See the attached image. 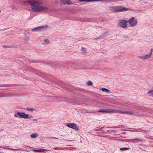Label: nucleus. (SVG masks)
<instances>
[{
	"label": "nucleus",
	"instance_id": "2eb2a0df",
	"mask_svg": "<svg viewBox=\"0 0 153 153\" xmlns=\"http://www.w3.org/2000/svg\"><path fill=\"white\" fill-rule=\"evenodd\" d=\"M147 94L150 96L153 97V90L149 91L147 93Z\"/></svg>",
	"mask_w": 153,
	"mask_h": 153
},
{
	"label": "nucleus",
	"instance_id": "7ed1b4c3",
	"mask_svg": "<svg viewBox=\"0 0 153 153\" xmlns=\"http://www.w3.org/2000/svg\"><path fill=\"white\" fill-rule=\"evenodd\" d=\"M128 23L131 27H134L136 25L137 23V22L135 17H132L128 20Z\"/></svg>",
	"mask_w": 153,
	"mask_h": 153
},
{
	"label": "nucleus",
	"instance_id": "4468645a",
	"mask_svg": "<svg viewBox=\"0 0 153 153\" xmlns=\"http://www.w3.org/2000/svg\"><path fill=\"white\" fill-rule=\"evenodd\" d=\"M26 110L27 111L32 112L36 111L35 109L32 108H26Z\"/></svg>",
	"mask_w": 153,
	"mask_h": 153
},
{
	"label": "nucleus",
	"instance_id": "e433bc0d",
	"mask_svg": "<svg viewBox=\"0 0 153 153\" xmlns=\"http://www.w3.org/2000/svg\"><path fill=\"white\" fill-rule=\"evenodd\" d=\"M53 149L55 150H58V149H59V148L55 147V148H53Z\"/></svg>",
	"mask_w": 153,
	"mask_h": 153
},
{
	"label": "nucleus",
	"instance_id": "6ab92c4d",
	"mask_svg": "<svg viewBox=\"0 0 153 153\" xmlns=\"http://www.w3.org/2000/svg\"><path fill=\"white\" fill-rule=\"evenodd\" d=\"M129 149V148H125V147L120 148V150L121 151L127 150H128Z\"/></svg>",
	"mask_w": 153,
	"mask_h": 153
},
{
	"label": "nucleus",
	"instance_id": "f257e3e1",
	"mask_svg": "<svg viewBox=\"0 0 153 153\" xmlns=\"http://www.w3.org/2000/svg\"><path fill=\"white\" fill-rule=\"evenodd\" d=\"M24 3H27L30 4L32 10L34 12H39L41 11L46 10H48L47 7L43 6H36V5L42 4V1L40 0H31L27 1H25Z\"/></svg>",
	"mask_w": 153,
	"mask_h": 153
},
{
	"label": "nucleus",
	"instance_id": "7c9ffc66",
	"mask_svg": "<svg viewBox=\"0 0 153 153\" xmlns=\"http://www.w3.org/2000/svg\"><path fill=\"white\" fill-rule=\"evenodd\" d=\"M86 49L84 48H82V51L83 52H85V51Z\"/></svg>",
	"mask_w": 153,
	"mask_h": 153
},
{
	"label": "nucleus",
	"instance_id": "20e7f679",
	"mask_svg": "<svg viewBox=\"0 0 153 153\" xmlns=\"http://www.w3.org/2000/svg\"><path fill=\"white\" fill-rule=\"evenodd\" d=\"M67 127L78 131L79 130V127L75 124L74 123H68L65 124Z\"/></svg>",
	"mask_w": 153,
	"mask_h": 153
},
{
	"label": "nucleus",
	"instance_id": "a878e982",
	"mask_svg": "<svg viewBox=\"0 0 153 153\" xmlns=\"http://www.w3.org/2000/svg\"><path fill=\"white\" fill-rule=\"evenodd\" d=\"M28 117H27V119H31L33 118V116H32L31 115H29V114H28Z\"/></svg>",
	"mask_w": 153,
	"mask_h": 153
},
{
	"label": "nucleus",
	"instance_id": "dca6fc26",
	"mask_svg": "<svg viewBox=\"0 0 153 153\" xmlns=\"http://www.w3.org/2000/svg\"><path fill=\"white\" fill-rule=\"evenodd\" d=\"M33 72L35 73L36 74H37L38 75H39L40 76H41V75L42 74L41 73L37 71L36 70H35V69H34V70H33Z\"/></svg>",
	"mask_w": 153,
	"mask_h": 153
},
{
	"label": "nucleus",
	"instance_id": "9b49d317",
	"mask_svg": "<svg viewBox=\"0 0 153 153\" xmlns=\"http://www.w3.org/2000/svg\"><path fill=\"white\" fill-rule=\"evenodd\" d=\"M63 4H71L72 3L70 0H61Z\"/></svg>",
	"mask_w": 153,
	"mask_h": 153
},
{
	"label": "nucleus",
	"instance_id": "72a5a7b5",
	"mask_svg": "<svg viewBox=\"0 0 153 153\" xmlns=\"http://www.w3.org/2000/svg\"><path fill=\"white\" fill-rule=\"evenodd\" d=\"M37 119L36 118L33 119L32 120V121H37Z\"/></svg>",
	"mask_w": 153,
	"mask_h": 153
},
{
	"label": "nucleus",
	"instance_id": "1a4fd4ad",
	"mask_svg": "<svg viewBox=\"0 0 153 153\" xmlns=\"http://www.w3.org/2000/svg\"><path fill=\"white\" fill-rule=\"evenodd\" d=\"M151 54L148 55H144V56H138V57L139 58L142 59L143 60H145L148 59L151 56Z\"/></svg>",
	"mask_w": 153,
	"mask_h": 153
},
{
	"label": "nucleus",
	"instance_id": "ea45409f",
	"mask_svg": "<svg viewBox=\"0 0 153 153\" xmlns=\"http://www.w3.org/2000/svg\"><path fill=\"white\" fill-rule=\"evenodd\" d=\"M1 10H0V12H1Z\"/></svg>",
	"mask_w": 153,
	"mask_h": 153
},
{
	"label": "nucleus",
	"instance_id": "f704fd0d",
	"mask_svg": "<svg viewBox=\"0 0 153 153\" xmlns=\"http://www.w3.org/2000/svg\"><path fill=\"white\" fill-rule=\"evenodd\" d=\"M66 148H59V149L60 150H63L65 149Z\"/></svg>",
	"mask_w": 153,
	"mask_h": 153
},
{
	"label": "nucleus",
	"instance_id": "c85d7f7f",
	"mask_svg": "<svg viewBox=\"0 0 153 153\" xmlns=\"http://www.w3.org/2000/svg\"><path fill=\"white\" fill-rule=\"evenodd\" d=\"M127 142H134V139H129V140H127Z\"/></svg>",
	"mask_w": 153,
	"mask_h": 153
},
{
	"label": "nucleus",
	"instance_id": "aec40b11",
	"mask_svg": "<svg viewBox=\"0 0 153 153\" xmlns=\"http://www.w3.org/2000/svg\"><path fill=\"white\" fill-rule=\"evenodd\" d=\"M10 96V95L9 94H4V95H1L0 96V97H6L7 96Z\"/></svg>",
	"mask_w": 153,
	"mask_h": 153
},
{
	"label": "nucleus",
	"instance_id": "5701e85b",
	"mask_svg": "<svg viewBox=\"0 0 153 153\" xmlns=\"http://www.w3.org/2000/svg\"><path fill=\"white\" fill-rule=\"evenodd\" d=\"M108 0H96L95 1H100L102 2H107Z\"/></svg>",
	"mask_w": 153,
	"mask_h": 153
},
{
	"label": "nucleus",
	"instance_id": "473e14b6",
	"mask_svg": "<svg viewBox=\"0 0 153 153\" xmlns=\"http://www.w3.org/2000/svg\"><path fill=\"white\" fill-rule=\"evenodd\" d=\"M25 38L26 39H28L30 38V37L28 36H25Z\"/></svg>",
	"mask_w": 153,
	"mask_h": 153
},
{
	"label": "nucleus",
	"instance_id": "58836bf2",
	"mask_svg": "<svg viewBox=\"0 0 153 153\" xmlns=\"http://www.w3.org/2000/svg\"><path fill=\"white\" fill-rule=\"evenodd\" d=\"M80 1H85V0H79Z\"/></svg>",
	"mask_w": 153,
	"mask_h": 153
},
{
	"label": "nucleus",
	"instance_id": "39448f33",
	"mask_svg": "<svg viewBox=\"0 0 153 153\" xmlns=\"http://www.w3.org/2000/svg\"><path fill=\"white\" fill-rule=\"evenodd\" d=\"M128 21L124 20H121L119 22V26L124 28L127 27V23H128Z\"/></svg>",
	"mask_w": 153,
	"mask_h": 153
},
{
	"label": "nucleus",
	"instance_id": "f03ea898",
	"mask_svg": "<svg viewBox=\"0 0 153 153\" xmlns=\"http://www.w3.org/2000/svg\"><path fill=\"white\" fill-rule=\"evenodd\" d=\"M109 10L113 12H119L126 11L129 9L124 7L120 6H112L109 8Z\"/></svg>",
	"mask_w": 153,
	"mask_h": 153
},
{
	"label": "nucleus",
	"instance_id": "a211bd4d",
	"mask_svg": "<svg viewBox=\"0 0 153 153\" xmlns=\"http://www.w3.org/2000/svg\"><path fill=\"white\" fill-rule=\"evenodd\" d=\"M101 90L103 91H105L108 93L110 92V91L109 90L105 88H102Z\"/></svg>",
	"mask_w": 153,
	"mask_h": 153
},
{
	"label": "nucleus",
	"instance_id": "2f4dec72",
	"mask_svg": "<svg viewBox=\"0 0 153 153\" xmlns=\"http://www.w3.org/2000/svg\"><path fill=\"white\" fill-rule=\"evenodd\" d=\"M153 49L152 48L150 50V52L149 54H151V55L152 56V53L153 52Z\"/></svg>",
	"mask_w": 153,
	"mask_h": 153
},
{
	"label": "nucleus",
	"instance_id": "f8f14e48",
	"mask_svg": "<svg viewBox=\"0 0 153 153\" xmlns=\"http://www.w3.org/2000/svg\"><path fill=\"white\" fill-rule=\"evenodd\" d=\"M28 114H26L25 112H22V118L27 119L28 117Z\"/></svg>",
	"mask_w": 153,
	"mask_h": 153
},
{
	"label": "nucleus",
	"instance_id": "393cba45",
	"mask_svg": "<svg viewBox=\"0 0 153 153\" xmlns=\"http://www.w3.org/2000/svg\"><path fill=\"white\" fill-rule=\"evenodd\" d=\"M44 41L45 43L46 44H48L49 43V40L48 39H45Z\"/></svg>",
	"mask_w": 153,
	"mask_h": 153
},
{
	"label": "nucleus",
	"instance_id": "9d476101",
	"mask_svg": "<svg viewBox=\"0 0 153 153\" xmlns=\"http://www.w3.org/2000/svg\"><path fill=\"white\" fill-rule=\"evenodd\" d=\"M22 112H16L14 115V116L15 117H19L22 118Z\"/></svg>",
	"mask_w": 153,
	"mask_h": 153
},
{
	"label": "nucleus",
	"instance_id": "f3484780",
	"mask_svg": "<svg viewBox=\"0 0 153 153\" xmlns=\"http://www.w3.org/2000/svg\"><path fill=\"white\" fill-rule=\"evenodd\" d=\"M37 134L36 133H34L31 134L30 136L31 138H35L37 137Z\"/></svg>",
	"mask_w": 153,
	"mask_h": 153
},
{
	"label": "nucleus",
	"instance_id": "4be33fe9",
	"mask_svg": "<svg viewBox=\"0 0 153 153\" xmlns=\"http://www.w3.org/2000/svg\"><path fill=\"white\" fill-rule=\"evenodd\" d=\"M119 1V0H108V2H115Z\"/></svg>",
	"mask_w": 153,
	"mask_h": 153
},
{
	"label": "nucleus",
	"instance_id": "cd10ccee",
	"mask_svg": "<svg viewBox=\"0 0 153 153\" xmlns=\"http://www.w3.org/2000/svg\"><path fill=\"white\" fill-rule=\"evenodd\" d=\"M96 0H85V2H91L95 1Z\"/></svg>",
	"mask_w": 153,
	"mask_h": 153
},
{
	"label": "nucleus",
	"instance_id": "b1692460",
	"mask_svg": "<svg viewBox=\"0 0 153 153\" xmlns=\"http://www.w3.org/2000/svg\"><path fill=\"white\" fill-rule=\"evenodd\" d=\"M87 83L89 85H93L92 82L90 81H89L88 82H87Z\"/></svg>",
	"mask_w": 153,
	"mask_h": 153
},
{
	"label": "nucleus",
	"instance_id": "c756f323",
	"mask_svg": "<svg viewBox=\"0 0 153 153\" xmlns=\"http://www.w3.org/2000/svg\"><path fill=\"white\" fill-rule=\"evenodd\" d=\"M134 141H142V140L141 139H134Z\"/></svg>",
	"mask_w": 153,
	"mask_h": 153
},
{
	"label": "nucleus",
	"instance_id": "4c0bfd02",
	"mask_svg": "<svg viewBox=\"0 0 153 153\" xmlns=\"http://www.w3.org/2000/svg\"><path fill=\"white\" fill-rule=\"evenodd\" d=\"M51 138H52V139L53 138V139H58V138H57L55 137H52Z\"/></svg>",
	"mask_w": 153,
	"mask_h": 153
},
{
	"label": "nucleus",
	"instance_id": "bb28decb",
	"mask_svg": "<svg viewBox=\"0 0 153 153\" xmlns=\"http://www.w3.org/2000/svg\"><path fill=\"white\" fill-rule=\"evenodd\" d=\"M9 85H0V87H6L9 86Z\"/></svg>",
	"mask_w": 153,
	"mask_h": 153
},
{
	"label": "nucleus",
	"instance_id": "a19ab883",
	"mask_svg": "<svg viewBox=\"0 0 153 153\" xmlns=\"http://www.w3.org/2000/svg\"><path fill=\"white\" fill-rule=\"evenodd\" d=\"M0 153H1L0 152Z\"/></svg>",
	"mask_w": 153,
	"mask_h": 153
},
{
	"label": "nucleus",
	"instance_id": "412c9836",
	"mask_svg": "<svg viewBox=\"0 0 153 153\" xmlns=\"http://www.w3.org/2000/svg\"><path fill=\"white\" fill-rule=\"evenodd\" d=\"M0 148H3V149H7V150H11V148H9L8 146H5V147H1L0 146Z\"/></svg>",
	"mask_w": 153,
	"mask_h": 153
},
{
	"label": "nucleus",
	"instance_id": "c9c22d12",
	"mask_svg": "<svg viewBox=\"0 0 153 153\" xmlns=\"http://www.w3.org/2000/svg\"><path fill=\"white\" fill-rule=\"evenodd\" d=\"M11 150H12L13 151H16V150H18V149H13V148H11Z\"/></svg>",
	"mask_w": 153,
	"mask_h": 153
},
{
	"label": "nucleus",
	"instance_id": "6e6552de",
	"mask_svg": "<svg viewBox=\"0 0 153 153\" xmlns=\"http://www.w3.org/2000/svg\"><path fill=\"white\" fill-rule=\"evenodd\" d=\"M116 113H119L121 114H124L131 115H134V112L133 111H122L120 110H116Z\"/></svg>",
	"mask_w": 153,
	"mask_h": 153
},
{
	"label": "nucleus",
	"instance_id": "ddd939ff",
	"mask_svg": "<svg viewBox=\"0 0 153 153\" xmlns=\"http://www.w3.org/2000/svg\"><path fill=\"white\" fill-rule=\"evenodd\" d=\"M47 150L46 149H36L33 150V151L35 152H43Z\"/></svg>",
	"mask_w": 153,
	"mask_h": 153
},
{
	"label": "nucleus",
	"instance_id": "0eeeda50",
	"mask_svg": "<svg viewBox=\"0 0 153 153\" xmlns=\"http://www.w3.org/2000/svg\"><path fill=\"white\" fill-rule=\"evenodd\" d=\"M45 27H47V26H41L36 27L31 30L33 32H39L43 30Z\"/></svg>",
	"mask_w": 153,
	"mask_h": 153
},
{
	"label": "nucleus",
	"instance_id": "423d86ee",
	"mask_svg": "<svg viewBox=\"0 0 153 153\" xmlns=\"http://www.w3.org/2000/svg\"><path fill=\"white\" fill-rule=\"evenodd\" d=\"M98 112H101L115 113L116 109H101L98 110Z\"/></svg>",
	"mask_w": 153,
	"mask_h": 153
}]
</instances>
